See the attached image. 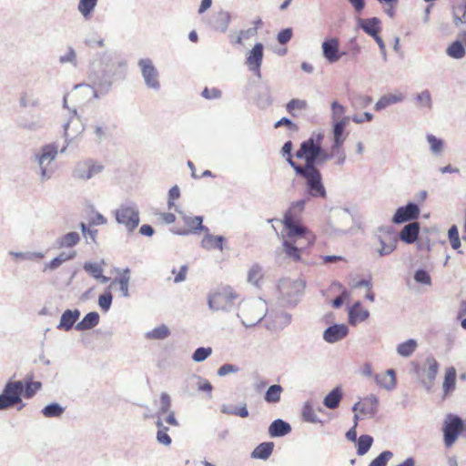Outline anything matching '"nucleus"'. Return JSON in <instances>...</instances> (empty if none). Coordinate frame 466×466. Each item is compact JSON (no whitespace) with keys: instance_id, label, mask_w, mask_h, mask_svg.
<instances>
[{"instance_id":"f257e3e1","label":"nucleus","mask_w":466,"mask_h":466,"mask_svg":"<svg viewBox=\"0 0 466 466\" xmlns=\"http://www.w3.org/2000/svg\"><path fill=\"white\" fill-rule=\"evenodd\" d=\"M127 63L113 50L97 53L90 66L89 79L94 97L108 94L115 81L126 78Z\"/></svg>"},{"instance_id":"f03ea898","label":"nucleus","mask_w":466,"mask_h":466,"mask_svg":"<svg viewBox=\"0 0 466 466\" xmlns=\"http://www.w3.org/2000/svg\"><path fill=\"white\" fill-rule=\"evenodd\" d=\"M57 155L58 146L56 143H50L41 147L32 156L31 159L36 165V174L41 184L53 177L55 168L51 167V164Z\"/></svg>"},{"instance_id":"7ed1b4c3","label":"nucleus","mask_w":466,"mask_h":466,"mask_svg":"<svg viewBox=\"0 0 466 466\" xmlns=\"http://www.w3.org/2000/svg\"><path fill=\"white\" fill-rule=\"evenodd\" d=\"M290 167L295 173L305 179L306 193L312 198L327 197V191L322 182V176L317 167H302L296 162L290 161Z\"/></svg>"},{"instance_id":"20e7f679","label":"nucleus","mask_w":466,"mask_h":466,"mask_svg":"<svg viewBox=\"0 0 466 466\" xmlns=\"http://www.w3.org/2000/svg\"><path fill=\"white\" fill-rule=\"evenodd\" d=\"M268 305L261 299L242 300L238 306V317L246 328L259 323L267 315Z\"/></svg>"},{"instance_id":"39448f33","label":"nucleus","mask_w":466,"mask_h":466,"mask_svg":"<svg viewBox=\"0 0 466 466\" xmlns=\"http://www.w3.org/2000/svg\"><path fill=\"white\" fill-rule=\"evenodd\" d=\"M238 294L229 286L218 287L208 295V305L212 311H230Z\"/></svg>"},{"instance_id":"423d86ee","label":"nucleus","mask_w":466,"mask_h":466,"mask_svg":"<svg viewBox=\"0 0 466 466\" xmlns=\"http://www.w3.org/2000/svg\"><path fill=\"white\" fill-rule=\"evenodd\" d=\"M115 218L119 225L126 228L127 232H133L139 225V208L133 201H127L119 205L113 211Z\"/></svg>"},{"instance_id":"0eeeda50","label":"nucleus","mask_w":466,"mask_h":466,"mask_svg":"<svg viewBox=\"0 0 466 466\" xmlns=\"http://www.w3.org/2000/svg\"><path fill=\"white\" fill-rule=\"evenodd\" d=\"M306 283L301 279H283L278 285L283 305L296 306L303 294Z\"/></svg>"},{"instance_id":"6e6552de","label":"nucleus","mask_w":466,"mask_h":466,"mask_svg":"<svg viewBox=\"0 0 466 466\" xmlns=\"http://www.w3.org/2000/svg\"><path fill=\"white\" fill-rule=\"evenodd\" d=\"M104 170V166L92 158H86L78 161L73 171L72 177L75 179L87 181Z\"/></svg>"},{"instance_id":"1a4fd4ad","label":"nucleus","mask_w":466,"mask_h":466,"mask_svg":"<svg viewBox=\"0 0 466 466\" xmlns=\"http://www.w3.org/2000/svg\"><path fill=\"white\" fill-rule=\"evenodd\" d=\"M146 86L156 92L160 90L159 72L150 58H141L137 62Z\"/></svg>"},{"instance_id":"9d476101","label":"nucleus","mask_w":466,"mask_h":466,"mask_svg":"<svg viewBox=\"0 0 466 466\" xmlns=\"http://www.w3.org/2000/svg\"><path fill=\"white\" fill-rule=\"evenodd\" d=\"M320 154L321 146L314 142V137H310L300 144L299 149L296 152V157L305 160V165L302 167H316Z\"/></svg>"},{"instance_id":"9b49d317","label":"nucleus","mask_w":466,"mask_h":466,"mask_svg":"<svg viewBox=\"0 0 466 466\" xmlns=\"http://www.w3.org/2000/svg\"><path fill=\"white\" fill-rule=\"evenodd\" d=\"M462 431H465L464 420L458 415L449 414L443 426L445 446H452Z\"/></svg>"},{"instance_id":"f8f14e48","label":"nucleus","mask_w":466,"mask_h":466,"mask_svg":"<svg viewBox=\"0 0 466 466\" xmlns=\"http://www.w3.org/2000/svg\"><path fill=\"white\" fill-rule=\"evenodd\" d=\"M376 238L380 245L377 250L380 257L387 256L396 249L398 236L390 227L380 228Z\"/></svg>"},{"instance_id":"ddd939ff","label":"nucleus","mask_w":466,"mask_h":466,"mask_svg":"<svg viewBox=\"0 0 466 466\" xmlns=\"http://www.w3.org/2000/svg\"><path fill=\"white\" fill-rule=\"evenodd\" d=\"M84 129V125L76 116V110L74 109L73 116L64 125L65 145L62 148L58 149V153H66L68 146L72 143L73 139L78 135L82 134Z\"/></svg>"},{"instance_id":"4468645a","label":"nucleus","mask_w":466,"mask_h":466,"mask_svg":"<svg viewBox=\"0 0 466 466\" xmlns=\"http://www.w3.org/2000/svg\"><path fill=\"white\" fill-rule=\"evenodd\" d=\"M296 218H289V215H285L283 219L284 228L286 230V234L283 235L284 239L292 240H309L310 238V233L307 231V229L301 226L300 224L296 222Z\"/></svg>"},{"instance_id":"2eb2a0df","label":"nucleus","mask_w":466,"mask_h":466,"mask_svg":"<svg viewBox=\"0 0 466 466\" xmlns=\"http://www.w3.org/2000/svg\"><path fill=\"white\" fill-rule=\"evenodd\" d=\"M352 216L346 209H336L331 212L329 225L339 234H345L352 224Z\"/></svg>"},{"instance_id":"dca6fc26","label":"nucleus","mask_w":466,"mask_h":466,"mask_svg":"<svg viewBox=\"0 0 466 466\" xmlns=\"http://www.w3.org/2000/svg\"><path fill=\"white\" fill-rule=\"evenodd\" d=\"M89 129L95 137V142L97 144H101L107 139L112 133L108 118L104 116L96 117L94 122L89 125Z\"/></svg>"},{"instance_id":"f3484780","label":"nucleus","mask_w":466,"mask_h":466,"mask_svg":"<svg viewBox=\"0 0 466 466\" xmlns=\"http://www.w3.org/2000/svg\"><path fill=\"white\" fill-rule=\"evenodd\" d=\"M264 46L261 43L254 45L253 48L248 53L246 65L248 69L260 76V67L263 60Z\"/></svg>"},{"instance_id":"a211bd4d","label":"nucleus","mask_w":466,"mask_h":466,"mask_svg":"<svg viewBox=\"0 0 466 466\" xmlns=\"http://www.w3.org/2000/svg\"><path fill=\"white\" fill-rule=\"evenodd\" d=\"M339 41L336 37H331L326 39L321 44L322 54L325 59L330 63L334 64L338 62L342 56L345 55L344 52H339Z\"/></svg>"},{"instance_id":"6ab92c4d","label":"nucleus","mask_w":466,"mask_h":466,"mask_svg":"<svg viewBox=\"0 0 466 466\" xmlns=\"http://www.w3.org/2000/svg\"><path fill=\"white\" fill-rule=\"evenodd\" d=\"M420 215V208L413 202L408 203L406 206L399 208L393 218L394 224H402L412 219H416Z\"/></svg>"},{"instance_id":"aec40b11","label":"nucleus","mask_w":466,"mask_h":466,"mask_svg":"<svg viewBox=\"0 0 466 466\" xmlns=\"http://www.w3.org/2000/svg\"><path fill=\"white\" fill-rule=\"evenodd\" d=\"M438 370L439 363L435 358L432 356L427 357L424 367L422 369V372L425 375V378L422 380V384L427 390H431L438 374Z\"/></svg>"},{"instance_id":"412c9836","label":"nucleus","mask_w":466,"mask_h":466,"mask_svg":"<svg viewBox=\"0 0 466 466\" xmlns=\"http://www.w3.org/2000/svg\"><path fill=\"white\" fill-rule=\"evenodd\" d=\"M349 333V328L345 324H333L323 332V339L328 343H336L343 339Z\"/></svg>"},{"instance_id":"4be33fe9","label":"nucleus","mask_w":466,"mask_h":466,"mask_svg":"<svg viewBox=\"0 0 466 466\" xmlns=\"http://www.w3.org/2000/svg\"><path fill=\"white\" fill-rule=\"evenodd\" d=\"M268 319L271 323H267V328L272 330H282L291 323V314L285 311L270 312Z\"/></svg>"},{"instance_id":"5701e85b","label":"nucleus","mask_w":466,"mask_h":466,"mask_svg":"<svg viewBox=\"0 0 466 466\" xmlns=\"http://www.w3.org/2000/svg\"><path fill=\"white\" fill-rule=\"evenodd\" d=\"M2 391L9 396L16 404L22 403L24 382L22 380H9Z\"/></svg>"},{"instance_id":"b1692460","label":"nucleus","mask_w":466,"mask_h":466,"mask_svg":"<svg viewBox=\"0 0 466 466\" xmlns=\"http://www.w3.org/2000/svg\"><path fill=\"white\" fill-rule=\"evenodd\" d=\"M297 240L283 239L282 251L286 257L292 259L293 261L301 260V253L304 250V245H300Z\"/></svg>"},{"instance_id":"393cba45","label":"nucleus","mask_w":466,"mask_h":466,"mask_svg":"<svg viewBox=\"0 0 466 466\" xmlns=\"http://www.w3.org/2000/svg\"><path fill=\"white\" fill-rule=\"evenodd\" d=\"M376 383L387 390H392L396 388L397 385V380H396V372L393 369H389L386 370L385 373H379L376 374L375 377Z\"/></svg>"},{"instance_id":"a878e982","label":"nucleus","mask_w":466,"mask_h":466,"mask_svg":"<svg viewBox=\"0 0 466 466\" xmlns=\"http://www.w3.org/2000/svg\"><path fill=\"white\" fill-rule=\"evenodd\" d=\"M420 225L418 222H411L403 227L398 239L407 244L414 243L419 236Z\"/></svg>"},{"instance_id":"bb28decb","label":"nucleus","mask_w":466,"mask_h":466,"mask_svg":"<svg viewBox=\"0 0 466 466\" xmlns=\"http://www.w3.org/2000/svg\"><path fill=\"white\" fill-rule=\"evenodd\" d=\"M79 242L80 235L76 231H71L58 237L54 242V247L56 248H71Z\"/></svg>"},{"instance_id":"cd10ccee","label":"nucleus","mask_w":466,"mask_h":466,"mask_svg":"<svg viewBox=\"0 0 466 466\" xmlns=\"http://www.w3.org/2000/svg\"><path fill=\"white\" fill-rule=\"evenodd\" d=\"M404 98V95L400 91L386 94L378 100V102L375 104L374 109L376 111H380L391 105L403 102Z\"/></svg>"},{"instance_id":"c85d7f7f","label":"nucleus","mask_w":466,"mask_h":466,"mask_svg":"<svg viewBox=\"0 0 466 466\" xmlns=\"http://www.w3.org/2000/svg\"><path fill=\"white\" fill-rule=\"evenodd\" d=\"M80 317V310L79 309H66L64 311V313L61 316L60 321L57 325L58 329H63L66 331L70 330L74 324L76 322V320Z\"/></svg>"},{"instance_id":"c756f323","label":"nucleus","mask_w":466,"mask_h":466,"mask_svg":"<svg viewBox=\"0 0 466 466\" xmlns=\"http://www.w3.org/2000/svg\"><path fill=\"white\" fill-rule=\"evenodd\" d=\"M76 257V250H67L60 252L56 257H55L52 260L46 263L44 267V271L50 269L55 270L58 268L63 263L74 259Z\"/></svg>"},{"instance_id":"7c9ffc66","label":"nucleus","mask_w":466,"mask_h":466,"mask_svg":"<svg viewBox=\"0 0 466 466\" xmlns=\"http://www.w3.org/2000/svg\"><path fill=\"white\" fill-rule=\"evenodd\" d=\"M291 431V426L281 419H277L268 427V434L272 438L283 437Z\"/></svg>"},{"instance_id":"2f4dec72","label":"nucleus","mask_w":466,"mask_h":466,"mask_svg":"<svg viewBox=\"0 0 466 466\" xmlns=\"http://www.w3.org/2000/svg\"><path fill=\"white\" fill-rule=\"evenodd\" d=\"M361 414L374 417L378 411L379 400L374 394H370L361 401Z\"/></svg>"},{"instance_id":"473e14b6","label":"nucleus","mask_w":466,"mask_h":466,"mask_svg":"<svg viewBox=\"0 0 466 466\" xmlns=\"http://www.w3.org/2000/svg\"><path fill=\"white\" fill-rule=\"evenodd\" d=\"M370 316V312L367 309L360 308V302L357 301L349 311L350 322L355 325L357 322H362L366 320Z\"/></svg>"},{"instance_id":"72a5a7b5","label":"nucleus","mask_w":466,"mask_h":466,"mask_svg":"<svg viewBox=\"0 0 466 466\" xmlns=\"http://www.w3.org/2000/svg\"><path fill=\"white\" fill-rule=\"evenodd\" d=\"M99 319L100 317L97 312H89L76 325V329L79 331L91 329L98 324Z\"/></svg>"},{"instance_id":"f704fd0d","label":"nucleus","mask_w":466,"mask_h":466,"mask_svg":"<svg viewBox=\"0 0 466 466\" xmlns=\"http://www.w3.org/2000/svg\"><path fill=\"white\" fill-rule=\"evenodd\" d=\"M342 399V390L340 387L334 388L329 393H328L324 400L323 405L330 410H334L339 407Z\"/></svg>"},{"instance_id":"c9c22d12","label":"nucleus","mask_w":466,"mask_h":466,"mask_svg":"<svg viewBox=\"0 0 466 466\" xmlns=\"http://www.w3.org/2000/svg\"><path fill=\"white\" fill-rule=\"evenodd\" d=\"M273 449V442H262L254 449L251 452V457L254 459L267 460L272 454Z\"/></svg>"},{"instance_id":"e433bc0d","label":"nucleus","mask_w":466,"mask_h":466,"mask_svg":"<svg viewBox=\"0 0 466 466\" xmlns=\"http://www.w3.org/2000/svg\"><path fill=\"white\" fill-rule=\"evenodd\" d=\"M380 21L377 17L359 20L360 26L363 29V31L366 34H368L370 36L375 35L380 32Z\"/></svg>"},{"instance_id":"4c0bfd02","label":"nucleus","mask_w":466,"mask_h":466,"mask_svg":"<svg viewBox=\"0 0 466 466\" xmlns=\"http://www.w3.org/2000/svg\"><path fill=\"white\" fill-rule=\"evenodd\" d=\"M418 342L414 339H410L404 342L400 343L397 348V353L404 358L410 357L417 350Z\"/></svg>"},{"instance_id":"58836bf2","label":"nucleus","mask_w":466,"mask_h":466,"mask_svg":"<svg viewBox=\"0 0 466 466\" xmlns=\"http://www.w3.org/2000/svg\"><path fill=\"white\" fill-rule=\"evenodd\" d=\"M169 336H170V329L165 324H161V325L154 328L152 330H149L145 333V338L147 339L162 340V339L168 338Z\"/></svg>"},{"instance_id":"ea45409f","label":"nucleus","mask_w":466,"mask_h":466,"mask_svg":"<svg viewBox=\"0 0 466 466\" xmlns=\"http://www.w3.org/2000/svg\"><path fill=\"white\" fill-rule=\"evenodd\" d=\"M129 268H127L126 269H124L122 277L119 279H115L110 285V287H112L116 284H118L121 296L125 298L129 297Z\"/></svg>"},{"instance_id":"a19ab883","label":"nucleus","mask_w":466,"mask_h":466,"mask_svg":"<svg viewBox=\"0 0 466 466\" xmlns=\"http://www.w3.org/2000/svg\"><path fill=\"white\" fill-rule=\"evenodd\" d=\"M224 240L225 238L222 236L207 234L201 241V246L206 249L218 248L222 250Z\"/></svg>"},{"instance_id":"79ce46f5","label":"nucleus","mask_w":466,"mask_h":466,"mask_svg":"<svg viewBox=\"0 0 466 466\" xmlns=\"http://www.w3.org/2000/svg\"><path fill=\"white\" fill-rule=\"evenodd\" d=\"M229 22L230 15L228 12L221 11L216 15L212 26L217 31L225 32L228 27Z\"/></svg>"},{"instance_id":"37998d69","label":"nucleus","mask_w":466,"mask_h":466,"mask_svg":"<svg viewBox=\"0 0 466 466\" xmlns=\"http://www.w3.org/2000/svg\"><path fill=\"white\" fill-rule=\"evenodd\" d=\"M183 220L185 225H187L188 228H191L192 231L198 232V231H205L208 232V229L205 226H203V217L201 216H196V217H188L184 214Z\"/></svg>"},{"instance_id":"c03bdc74","label":"nucleus","mask_w":466,"mask_h":466,"mask_svg":"<svg viewBox=\"0 0 466 466\" xmlns=\"http://www.w3.org/2000/svg\"><path fill=\"white\" fill-rule=\"evenodd\" d=\"M430 150L434 156H441L444 151V141L434 135L428 134L426 136Z\"/></svg>"},{"instance_id":"a18cd8bd","label":"nucleus","mask_w":466,"mask_h":466,"mask_svg":"<svg viewBox=\"0 0 466 466\" xmlns=\"http://www.w3.org/2000/svg\"><path fill=\"white\" fill-rule=\"evenodd\" d=\"M283 388L279 384H274L268 388L264 399L268 403H277L280 400Z\"/></svg>"},{"instance_id":"49530a36","label":"nucleus","mask_w":466,"mask_h":466,"mask_svg":"<svg viewBox=\"0 0 466 466\" xmlns=\"http://www.w3.org/2000/svg\"><path fill=\"white\" fill-rule=\"evenodd\" d=\"M465 48L463 44L457 40L451 43L446 49V54L454 59H461L465 56Z\"/></svg>"},{"instance_id":"de8ad7c7","label":"nucleus","mask_w":466,"mask_h":466,"mask_svg":"<svg viewBox=\"0 0 466 466\" xmlns=\"http://www.w3.org/2000/svg\"><path fill=\"white\" fill-rule=\"evenodd\" d=\"M373 443V438L370 435H360L357 441V454L359 456L365 455Z\"/></svg>"},{"instance_id":"09e8293b","label":"nucleus","mask_w":466,"mask_h":466,"mask_svg":"<svg viewBox=\"0 0 466 466\" xmlns=\"http://www.w3.org/2000/svg\"><path fill=\"white\" fill-rule=\"evenodd\" d=\"M344 141H334L331 147V156L335 157V164L338 166L344 165L346 161V153L342 149Z\"/></svg>"},{"instance_id":"8fccbe9b","label":"nucleus","mask_w":466,"mask_h":466,"mask_svg":"<svg viewBox=\"0 0 466 466\" xmlns=\"http://www.w3.org/2000/svg\"><path fill=\"white\" fill-rule=\"evenodd\" d=\"M350 117L343 116L341 119L333 121V137L334 141H344L343 137L344 129L349 123Z\"/></svg>"},{"instance_id":"3c124183","label":"nucleus","mask_w":466,"mask_h":466,"mask_svg":"<svg viewBox=\"0 0 466 466\" xmlns=\"http://www.w3.org/2000/svg\"><path fill=\"white\" fill-rule=\"evenodd\" d=\"M456 383V370L454 367L447 369L443 381V390L447 394L454 390Z\"/></svg>"},{"instance_id":"603ef678","label":"nucleus","mask_w":466,"mask_h":466,"mask_svg":"<svg viewBox=\"0 0 466 466\" xmlns=\"http://www.w3.org/2000/svg\"><path fill=\"white\" fill-rule=\"evenodd\" d=\"M98 0H79L77 10L86 18L88 19L93 13Z\"/></svg>"},{"instance_id":"864d4df0","label":"nucleus","mask_w":466,"mask_h":466,"mask_svg":"<svg viewBox=\"0 0 466 466\" xmlns=\"http://www.w3.org/2000/svg\"><path fill=\"white\" fill-rule=\"evenodd\" d=\"M262 267L259 264H253L248 272V281L255 286L258 285V282L263 278Z\"/></svg>"},{"instance_id":"5fc2aeb1","label":"nucleus","mask_w":466,"mask_h":466,"mask_svg":"<svg viewBox=\"0 0 466 466\" xmlns=\"http://www.w3.org/2000/svg\"><path fill=\"white\" fill-rule=\"evenodd\" d=\"M64 411L65 408L58 403L48 404L42 410L43 415L46 418H58Z\"/></svg>"},{"instance_id":"6e6d98bb","label":"nucleus","mask_w":466,"mask_h":466,"mask_svg":"<svg viewBox=\"0 0 466 466\" xmlns=\"http://www.w3.org/2000/svg\"><path fill=\"white\" fill-rule=\"evenodd\" d=\"M302 418L305 421L310 423L319 422V417L316 414L312 404L309 401L304 403L301 412Z\"/></svg>"},{"instance_id":"4d7b16f0","label":"nucleus","mask_w":466,"mask_h":466,"mask_svg":"<svg viewBox=\"0 0 466 466\" xmlns=\"http://www.w3.org/2000/svg\"><path fill=\"white\" fill-rule=\"evenodd\" d=\"M9 254L11 256H14L15 258H21L23 260H41L45 255L44 253L42 252H32V251H27V252H15V251H10Z\"/></svg>"},{"instance_id":"13d9d810","label":"nucleus","mask_w":466,"mask_h":466,"mask_svg":"<svg viewBox=\"0 0 466 466\" xmlns=\"http://www.w3.org/2000/svg\"><path fill=\"white\" fill-rule=\"evenodd\" d=\"M42 384L39 381H27L24 383L23 395L26 399H31L41 389Z\"/></svg>"},{"instance_id":"bf43d9fd","label":"nucleus","mask_w":466,"mask_h":466,"mask_svg":"<svg viewBox=\"0 0 466 466\" xmlns=\"http://www.w3.org/2000/svg\"><path fill=\"white\" fill-rule=\"evenodd\" d=\"M273 100L270 95V91L268 88H266L264 91H261L257 98V105L260 108H267L272 104Z\"/></svg>"},{"instance_id":"052dcab7","label":"nucleus","mask_w":466,"mask_h":466,"mask_svg":"<svg viewBox=\"0 0 466 466\" xmlns=\"http://www.w3.org/2000/svg\"><path fill=\"white\" fill-rule=\"evenodd\" d=\"M59 62L61 64L69 63L74 66L77 65L76 53L72 46H68L66 52L59 56Z\"/></svg>"},{"instance_id":"680f3d73","label":"nucleus","mask_w":466,"mask_h":466,"mask_svg":"<svg viewBox=\"0 0 466 466\" xmlns=\"http://www.w3.org/2000/svg\"><path fill=\"white\" fill-rule=\"evenodd\" d=\"M393 457L390 451H384L374 460H372L369 466H386L388 461Z\"/></svg>"},{"instance_id":"e2e57ef3","label":"nucleus","mask_w":466,"mask_h":466,"mask_svg":"<svg viewBox=\"0 0 466 466\" xmlns=\"http://www.w3.org/2000/svg\"><path fill=\"white\" fill-rule=\"evenodd\" d=\"M211 354L212 349L210 347H199L194 351L192 360L196 362H201L207 360Z\"/></svg>"},{"instance_id":"0e129e2a","label":"nucleus","mask_w":466,"mask_h":466,"mask_svg":"<svg viewBox=\"0 0 466 466\" xmlns=\"http://www.w3.org/2000/svg\"><path fill=\"white\" fill-rule=\"evenodd\" d=\"M83 268L86 272L95 279L101 277V273L103 272V268L98 263L86 262Z\"/></svg>"},{"instance_id":"69168bd1","label":"nucleus","mask_w":466,"mask_h":466,"mask_svg":"<svg viewBox=\"0 0 466 466\" xmlns=\"http://www.w3.org/2000/svg\"><path fill=\"white\" fill-rule=\"evenodd\" d=\"M416 101L420 104V106L431 109L432 106L431 96L429 90H423L419 93L416 97Z\"/></svg>"},{"instance_id":"338daca9","label":"nucleus","mask_w":466,"mask_h":466,"mask_svg":"<svg viewBox=\"0 0 466 466\" xmlns=\"http://www.w3.org/2000/svg\"><path fill=\"white\" fill-rule=\"evenodd\" d=\"M305 204V199H300L296 202H293L289 210L285 213V215H289V218H296L304 210Z\"/></svg>"},{"instance_id":"774afa93","label":"nucleus","mask_w":466,"mask_h":466,"mask_svg":"<svg viewBox=\"0 0 466 466\" xmlns=\"http://www.w3.org/2000/svg\"><path fill=\"white\" fill-rule=\"evenodd\" d=\"M448 236L451 241V248L458 249L461 247V240L459 237V231L455 225L451 226L448 231Z\"/></svg>"}]
</instances>
